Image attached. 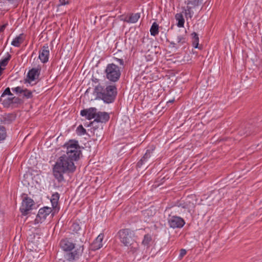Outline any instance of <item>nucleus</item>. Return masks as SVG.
<instances>
[{
  "label": "nucleus",
  "instance_id": "23",
  "mask_svg": "<svg viewBox=\"0 0 262 262\" xmlns=\"http://www.w3.org/2000/svg\"><path fill=\"white\" fill-rule=\"evenodd\" d=\"M175 18L178 21L177 26L179 27H183L184 26L185 20L183 15L181 13H177L175 15Z\"/></svg>",
  "mask_w": 262,
  "mask_h": 262
},
{
  "label": "nucleus",
  "instance_id": "38",
  "mask_svg": "<svg viewBox=\"0 0 262 262\" xmlns=\"http://www.w3.org/2000/svg\"><path fill=\"white\" fill-rule=\"evenodd\" d=\"M115 60L119 63L120 65V67H122V69L123 68L124 66V61L122 59H119L116 58Z\"/></svg>",
  "mask_w": 262,
  "mask_h": 262
},
{
  "label": "nucleus",
  "instance_id": "3",
  "mask_svg": "<svg viewBox=\"0 0 262 262\" xmlns=\"http://www.w3.org/2000/svg\"><path fill=\"white\" fill-rule=\"evenodd\" d=\"M96 98L102 100L106 103L113 102L117 95V88L114 85H110L104 88L100 84L96 86L94 90Z\"/></svg>",
  "mask_w": 262,
  "mask_h": 262
},
{
  "label": "nucleus",
  "instance_id": "21",
  "mask_svg": "<svg viewBox=\"0 0 262 262\" xmlns=\"http://www.w3.org/2000/svg\"><path fill=\"white\" fill-rule=\"evenodd\" d=\"M23 34H20L16 36L12 41L11 45L14 47H18L23 42L24 39L23 38Z\"/></svg>",
  "mask_w": 262,
  "mask_h": 262
},
{
  "label": "nucleus",
  "instance_id": "22",
  "mask_svg": "<svg viewBox=\"0 0 262 262\" xmlns=\"http://www.w3.org/2000/svg\"><path fill=\"white\" fill-rule=\"evenodd\" d=\"M59 198V195L58 193H55L52 195L51 199V202L52 204V207L55 209H56L58 206V202Z\"/></svg>",
  "mask_w": 262,
  "mask_h": 262
},
{
  "label": "nucleus",
  "instance_id": "27",
  "mask_svg": "<svg viewBox=\"0 0 262 262\" xmlns=\"http://www.w3.org/2000/svg\"><path fill=\"white\" fill-rule=\"evenodd\" d=\"M150 34L152 36H155L159 33V25L154 22L150 29Z\"/></svg>",
  "mask_w": 262,
  "mask_h": 262
},
{
  "label": "nucleus",
  "instance_id": "2",
  "mask_svg": "<svg viewBox=\"0 0 262 262\" xmlns=\"http://www.w3.org/2000/svg\"><path fill=\"white\" fill-rule=\"evenodd\" d=\"M76 235L75 234H72L71 237L62 239L60 243V247L64 251H70L75 248L73 252L67 255V258L69 260L79 258L83 251L82 236H80L78 239Z\"/></svg>",
  "mask_w": 262,
  "mask_h": 262
},
{
  "label": "nucleus",
  "instance_id": "17",
  "mask_svg": "<svg viewBox=\"0 0 262 262\" xmlns=\"http://www.w3.org/2000/svg\"><path fill=\"white\" fill-rule=\"evenodd\" d=\"M15 119V116L12 114H8L0 117V123L4 124H9Z\"/></svg>",
  "mask_w": 262,
  "mask_h": 262
},
{
  "label": "nucleus",
  "instance_id": "4",
  "mask_svg": "<svg viewBox=\"0 0 262 262\" xmlns=\"http://www.w3.org/2000/svg\"><path fill=\"white\" fill-rule=\"evenodd\" d=\"M64 147L66 148V150L63 155L69 156V158L74 161H76L79 159L81 151L77 141H70L64 144Z\"/></svg>",
  "mask_w": 262,
  "mask_h": 262
},
{
  "label": "nucleus",
  "instance_id": "26",
  "mask_svg": "<svg viewBox=\"0 0 262 262\" xmlns=\"http://www.w3.org/2000/svg\"><path fill=\"white\" fill-rule=\"evenodd\" d=\"M192 7H193L189 5H187L186 8H185L184 12L186 18H188V17L191 18L193 16L194 12L192 10Z\"/></svg>",
  "mask_w": 262,
  "mask_h": 262
},
{
  "label": "nucleus",
  "instance_id": "7",
  "mask_svg": "<svg viewBox=\"0 0 262 262\" xmlns=\"http://www.w3.org/2000/svg\"><path fill=\"white\" fill-rule=\"evenodd\" d=\"M167 221L169 226L173 229L181 228L185 224L182 218L176 215L169 214Z\"/></svg>",
  "mask_w": 262,
  "mask_h": 262
},
{
  "label": "nucleus",
  "instance_id": "19",
  "mask_svg": "<svg viewBox=\"0 0 262 262\" xmlns=\"http://www.w3.org/2000/svg\"><path fill=\"white\" fill-rule=\"evenodd\" d=\"M125 246L127 247L128 252L133 254L136 253L139 249L138 244L135 240L132 242L131 243H129L127 245H125Z\"/></svg>",
  "mask_w": 262,
  "mask_h": 262
},
{
  "label": "nucleus",
  "instance_id": "14",
  "mask_svg": "<svg viewBox=\"0 0 262 262\" xmlns=\"http://www.w3.org/2000/svg\"><path fill=\"white\" fill-rule=\"evenodd\" d=\"M41 71L40 68H33L28 73L27 77L29 83L38 79Z\"/></svg>",
  "mask_w": 262,
  "mask_h": 262
},
{
  "label": "nucleus",
  "instance_id": "15",
  "mask_svg": "<svg viewBox=\"0 0 262 262\" xmlns=\"http://www.w3.org/2000/svg\"><path fill=\"white\" fill-rule=\"evenodd\" d=\"M153 150L154 148L146 150L144 156L138 162L137 164L138 167L141 168L143 165H146L148 163L149 159L151 157Z\"/></svg>",
  "mask_w": 262,
  "mask_h": 262
},
{
  "label": "nucleus",
  "instance_id": "39",
  "mask_svg": "<svg viewBox=\"0 0 262 262\" xmlns=\"http://www.w3.org/2000/svg\"><path fill=\"white\" fill-rule=\"evenodd\" d=\"M7 25V24H4V25L0 26V32L4 31L5 28L6 27Z\"/></svg>",
  "mask_w": 262,
  "mask_h": 262
},
{
  "label": "nucleus",
  "instance_id": "24",
  "mask_svg": "<svg viewBox=\"0 0 262 262\" xmlns=\"http://www.w3.org/2000/svg\"><path fill=\"white\" fill-rule=\"evenodd\" d=\"M140 17V13H133L129 16L128 19L126 20V21L129 23H135L138 20Z\"/></svg>",
  "mask_w": 262,
  "mask_h": 262
},
{
  "label": "nucleus",
  "instance_id": "28",
  "mask_svg": "<svg viewBox=\"0 0 262 262\" xmlns=\"http://www.w3.org/2000/svg\"><path fill=\"white\" fill-rule=\"evenodd\" d=\"M192 45H193V47L194 48H199L198 46H199V38L198 35L196 33L193 32L192 34Z\"/></svg>",
  "mask_w": 262,
  "mask_h": 262
},
{
  "label": "nucleus",
  "instance_id": "11",
  "mask_svg": "<svg viewBox=\"0 0 262 262\" xmlns=\"http://www.w3.org/2000/svg\"><path fill=\"white\" fill-rule=\"evenodd\" d=\"M97 111V110L95 107H90L81 111L80 115L88 120H91L96 117Z\"/></svg>",
  "mask_w": 262,
  "mask_h": 262
},
{
  "label": "nucleus",
  "instance_id": "20",
  "mask_svg": "<svg viewBox=\"0 0 262 262\" xmlns=\"http://www.w3.org/2000/svg\"><path fill=\"white\" fill-rule=\"evenodd\" d=\"M71 229L73 231L75 232V234L77 235H76L77 239H79V238L80 237V236H82V240H83V233L80 234V233H77V232L79 231L81 229V228L78 223H74L71 226Z\"/></svg>",
  "mask_w": 262,
  "mask_h": 262
},
{
  "label": "nucleus",
  "instance_id": "44",
  "mask_svg": "<svg viewBox=\"0 0 262 262\" xmlns=\"http://www.w3.org/2000/svg\"><path fill=\"white\" fill-rule=\"evenodd\" d=\"M173 101V100H169V102H172Z\"/></svg>",
  "mask_w": 262,
  "mask_h": 262
},
{
  "label": "nucleus",
  "instance_id": "9",
  "mask_svg": "<svg viewBox=\"0 0 262 262\" xmlns=\"http://www.w3.org/2000/svg\"><path fill=\"white\" fill-rule=\"evenodd\" d=\"M52 208L48 207H44L40 208L38 212L36 219L34 220L35 224H39L43 222L47 216L52 212Z\"/></svg>",
  "mask_w": 262,
  "mask_h": 262
},
{
  "label": "nucleus",
  "instance_id": "16",
  "mask_svg": "<svg viewBox=\"0 0 262 262\" xmlns=\"http://www.w3.org/2000/svg\"><path fill=\"white\" fill-rule=\"evenodd\" d=\"M104 235L102 233L100 234L95 241L91 244V248L92 250H97L101 248L102 246V241L103 239Z\"/></svg>",
  "mask_w": 262,
  "mask_h": 262
},
{
  "label": "nucleus",
  "instance_id": "41",
  "mask_svg": "<svg viewBox=\"0 0 262 262\" xmlns=\"http://www.w3.org/2000/svg\"><path fill=\"white\" fill-rule=\"evenodd\" d=\"M93 81L95 82H97L98 81V79H97V78H95V79H93Z\"/></svg>",
  "mask_w": 262,
  "mask_h": 262
},
{
  "label": "nucleus",
  "instance_id": "18",
  "mask_svg": "<svg viewBox=\"0 0 262 262\" xmlns=\"http://www.w3.org/2000/svg\"><path fill=\"white\" fill-rule=\"evenodd\" d=\"M186 42V38L182 35L177 36L175 41H170V43L173 47H176L178 43L180 45L184 44Z\"/></svg>",
  "mask_w": 262,
  "mask_h": 262
},
{
  "label": "nucleus",
  "instance_id": "29",
  "mask_svg": "<svg viewBox=\"0 0 262 262\" xmlns=\"http://www.w3.org/2000/svg\"><path fill=\"white\" fill-rule=\"evenodd\" d=\"M151 237L149 234H146L144 235V239L142 241V245L147 247L149 246L150 243L151 242Z\"/></svg>",
  "mask_w": 262,
  "mask_h": 262
},
{
  "label": "nucleus",
  "instance_id": "1",
  "mask_svg": "<svg viewBox=\"0 0 262 262\" xmlns=\"http://www.w3.org/2000/svg\"><path fill=\"white\" fill-rule=\"evenodd\" d=\"M74 162L69 158V156L63 155L57 159L53 168V174L58 182L65 181L64 174L73 173L75 171L76 167Z\"/></svg>",
  "mask_w": 262,
  "mask_h": 262
},
{
  "label": "nucleus",
  "instance_id": "8",
  "mask_svg": "<svg viewBox=\"0 0 262 262\" xmlns=\"http://www.w3.org/2000/svg\"><path fill=\"white\" fill-rule=\"evenodd\" d=\"M194 208V205L193 203H189V204L187 202L184 203H179L177 204V205L173 206L171 209H166L167 212H169L170 209H171L172 211L170 212L172 213L173 211L178 212L179 213L180 212H183L185 211V210L187 209L189 213H191V211H192Z\"/></svg>",
  "mask_w": 262,
  "mask_h": 262
},
{
  "label": "nucleus",
  "instance_id": "35",
  "mask_svg": "<svg viewBox=\"0 0 262 262\" xmlns=\"http://www.w3.org/2000/svg\"><path fill=\"white\" fill-rule=\"evenodd\" d=\"M6 95L11 96H13V94L11 93L10 90L9 88H7L5 89L4 93L2 95L1 97L5 98V97Z\"/></svg>",
  "mask_w": 262,
  "mask_h": 262
},
{
  "label": "nucleus",
  "instance_id": "30",
  "mask_svg": "<svg viewBox=\"0 0 262 262\" xmlns=\"http://www.w3.org/2000/svg\"><path fill=\"white\" fill-rule=\"evenodd\" d=\"M21 95L26 98H31L33 97V92L27 89H23Z\"/></svg>",
  "mask_w": 262,
  "mask_h": 262
},
{
  "label": "nucleus",
  "instance_id": "12",
  "mask_svg": "<svg viewBox=\"0 0 262 262\" xmlns=\"http://www.w3.org/2000/svg\"><path fill=\"white\" fill-rule=\"evenodd\" d=\"M110 119V115L106 112H98L97 111L96 117L94 119V121L91 123L93 125L95 122L105 123Z\"/></svg>",
  "mask_w": 262,
  "mask_h": 262
},
{
  "label": "nucleus",
  "instance_id": "43",
  "mask_svg": "<svg viewBox=\"0 0 262 262\" xmlns=\"http://www.w3.org/2000/svg\"><path fill=\"white\" fill-rule=\"evenodd\" d=\"M65 4H66V3H63L61 2V5H65Z\"/></svg>",
  "mask_w": 262,
  "mask_h": 262
},
{
  "label": "nucleus",
  "instance_id": "36",
  "mask_svg": "<svg viewBox=\"0 0 262 262\" xmlns=\"http://www.w3.org/2000/svg\"><path fill=\"white\" fill-rule=\"evenodd\" d=\"M23 89H24L20 86H17L16 88H12V90L14 92H15L17 94H20L21 95L22 94Z\"/></svg>",
  "mask_w": 262,
  "mask_h": 262
},
{
  "label": "nucleus",
  "instance_id": "37",
  "mask_svg": "<svg viewBox=\"0 0 262 262\" xmlns=\"http://www.w3.org/2000/svg\"><path fill=\"white\" fill-rule=\"evenodd\" d=\"M186 254V250L184 249H182L180 250V254L179 255V258L181 259L184 255Z\"/></svg>",
  "mask_w": 262,
  "mask_h": 262
},
{
  "label": "nucleus",
  "instance_id": "25",
  "mask_svg": "<svg viewBox=\"0 0 262 262\" xmlns=\"http://www.w3.org/2000/svg\"><path fill=\"white\" fill-rule=\"evenodd\" d=\"M15 97H9L6 99L4 98L1 97L0 100L2 104L6 107H8L13 102V100Z\"/></svg>",
  "mask_w": 262,
  "mask_h": 262
},
{
  "label": "nucleus",
  "instance_id": "10",
  "mask_svg": "<svg viewBox=\"0 0 262 262\" xmlns=\"http://www.w3.org/2000/svg\"><path fill=\"white\" fill-rule=\"evenodd\" d=\"M33 205V200L28 197H25L23 200L21 205L19 209L22 214L24 215H27L29 211L32 209Z\"/></svg>",
  "mask_w": 262,
  "mask_h": 262
},
{
  "label": "nucleus",
  "instance_id": "32",
  "mask_svg": "<svg viewBox=\"0 0 262 262\" xmlns=\"http://www.w3.org/2000/svg\"><path fill=\"white\" fill-rule=\"evenodd\" d=\"M76 133L79 136H82L86 134V129L83 128L82 125H79L76 129Z\"/></svg>",
  "mask_w": 262,
  "mask_h": 262
},
{
  "label": "nucleus",
  "instance_id": "34",
  "mask_svg": "<svg viewBox=\"0 0 262 262\" xmlns=\"http://www.w3.org/2000/svg\"><path fill=\"white\" fill-rule=\"evenodd\" d=\"M200 4L199 0H188L187 5H191L192 7H195L198 6Z\"/></svg>",
  "mask_w": 262,
  "mask_h": 262
},
{
  "label": "nucleus",
  "instance_id": "42",
  "mask_svg": "<svg viewBox=\"0 0 262 262\" xmlns=\"http://www.w3.org/2000/svg\"><path fill=\"white\" fill-rule=\"evenodd\" d=\"M3 70V69L1 68V67L0 66V75L1 74L2 72V71Z\"/></svg>",
  "mask_w": 262,
  "mask_h": 262
},
{
  "label": "nucleus",
  "instance_id": "13",
  "mask_svg": "<svg viewBox=\"0 0 262 262\" xmlns=\"http://www.w3.org/2000/svg\"><path fill=\"white\" fill-rule=\"evenodd\" d=\"M49 54L48 46L47 45L43 46L39 54V58L42 63H46L48 61Z\"/></svg>",
  "mask_w": 262,
  "mask_h": 262
},
{
  "label": "nucleus",
  "instance_id": "6",
  "mask_svg": "<svg viewBox=\"0 0 262 262\" xmlns=\"http://www.w3.org/2000/svg\"><path fill=\"white\" fill-rule=\"evenodd\" d=\"M120 241L124 246L127 245L135 239V233L129 229L120 230L118 233Z\"/></svg>",
  "mask_w": 262,
  "mask_h": 262
},
{
  "label": "nucleus",
  "instance_id": "5",
  "mask_svg": "<svg viewBox=\"0 0 262 262\" xmlns=\"http://www.w3.org/2000/svg\"><path fill=\"white\" fill-rule=\"evenodd\" d=\"M122 67H118L115 64H108L104 71L105 77L111 82H117L119 80L121 73Z\"/></svg>",
  "mask_w": 262,
  "mask_h": 262
},
{
  "label": "nucleus",
  "instance_id": "33",
  "mask_svg": "<svg viewBox=\"0 0 262 262\" xmlns=\"http://www.w3.org/2000/svg\"><path fill=\"white\" fill-rule=\"evenodd\" d=\"M11 55L8 53L7 57L3 58L0 61L1 67H5L8 64V61L10 60Z\"/></svg>",
  "mask_w": 262,
  "mask_h": 262
},
{
  "label": "nucleus",
  "instance_id": "31",
  "mask_svg": "<svg viewBox=\"0 0 262 262\" xmlns=\"http://www.w3.org/2000/svg\"><path fill=\"white\" fill-rule=\"evenodd\" d=\"M7 136L6 128L3 126H0V141L5 139Z\"/></svg>",
  "mask_w": 262,
  "mask_h": 262
},
{
  "label": "nucleus",
  "instance_id": "40",
  "mask_svg": "<svg viewBox=\"0 0 262 262\" xmlns=\"http://www.w3.org/2000/svg\"><path fill=\"white\" fill-rule=\"evenodd\" d=\"M248 130H246V131L245 132H242V131H240V134L241 135H246V136H247L248 135H249L250 133V132H248Z\"/></svg>",
  "mask_w": 262,
  "mask_h": 262
}]
</instances>
